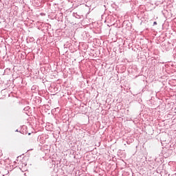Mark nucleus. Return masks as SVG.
Wrapping results in <instances>:
<instances>
[{"label": "nucleus", "instance_id": "f257e3e1", "mask_svg": "<svg viewBox=\"0 0 176 176\" xmlns=\"http://www.w3.org/2000/svg\"><path fill=\"white\" fill-rule=\"evenodd\" d=\"M153 25H157V22L155 21V22L153 23Z\"/></svg>", "mask_w": 176, "mask_h": 176}]
</instances>
